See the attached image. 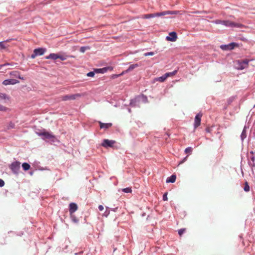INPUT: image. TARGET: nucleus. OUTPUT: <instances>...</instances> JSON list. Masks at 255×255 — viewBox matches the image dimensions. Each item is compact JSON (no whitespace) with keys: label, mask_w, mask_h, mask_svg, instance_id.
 <instances>
[{"label":"nucleus","mask_w":255,"mask_h":255,"mask_svg":"<svg viewBox=\"0 0 255 255\" xmlns=\"http://www.w3.org/2000/svg\"><path fill=\"white\" fill-rule=\"evenodd\" d=\"M36 133L41 136L43 140L49 139L50 141L54 142L56 140L55 136L52 132H48L43 129L41 131H36Z\"/></svg>","instance_id":"1"},{"label":"nucleus","mask_w":255,"mask_h":255,"mask_svg":"<svg viewBox=\"0 0 255 255\" xmlns=\"http://www.w3.org/2000/svg\"><path fill=\"white\" fill-rule=\"evenodd\" d=\"M215 23L219 24H221L227 27H239L242 28L243 25L239 23H236L230 20H221L219 19L216 20L214 21Z\"/></svg>","instance_id":"2"},{"label":"nucleus","mask_w":255,"mask_h":255,"mask_svg":"<svg viewBox=\"0 0 255 255\" xmlns=\"http://www.w3.org/2000/svg\"><path fill=\"white\" fill-rule=\"evenodd\" d=\"M249 60L248 59L238 60L235 62V67L238 70H243L248 66Z\"/></svg>","instance_id":"3"},{"label":"nucleus","mask_w":255,"mask_h":255,"mask_svg":"<svg viewBox=\"0 0 255 255\" xmlns=\"http://www.w3.org/2000/svg\"><path fill=\"white\" fill-rule=\"evenodd\" d=\"M9 167L13 174H17L20 169V163L17 161L13 162L9 165Z\"/></svg>","instance_id":"4"},{"label":"nucleus","mask_w":255,"mask_h":255,"mask_svg":"<svg viewBox=\"0 0 255 255\" xmlns=\"http://www.w3.org/2000/svg\"><path fill=\"white\" fill-rule=\"evenodd\" d=\"M81 97V94H72V95H67L62 96L61 97V100L65 101L68 100H75L77 98Z\"/></svg>","instance_id":"5"},{"label":"nucleus","mask_w":255,"mask_h":255,"mask_svg":"<svg viewBox=\"0 0 255 255\" xmlns=\"http://www.w3.org/2000/svg\"><path fill=\"white\" fill-rule=\"evenodd\" d=\"M238 44L235 42H231L228 44L222 45L220 48L224 50H232L235 47L238 46Z\"/></svg>","instance_id":"6"},{"label":"nucleus","mask_w":255,"mask_h":255,"mask_svg":"<svg viewBox=\"0 0 255 255\" xmlns=\"http://www.w3.org/2000/svg\"><path fill=\"white\" fill-rule=\"evenodd\" d=\"M116 141L114 140H109L108 139H105L103 140V142L101 144L102 146L108 148V147H112L113 146L114 144L115 143Z\"/></svg>","instance_id":"7"},{"label":"nucleus","mask_w":255,"mask_h":255,"mask_svg":"<svg viewBox=\"0 0 255 255\" xmlns=\"http://www.w3.org/2000/svg\"><path fill=\"white\" fill-rule=\"evenodd\" d=\"M141 102L138 97L130 100V105L132 107H139Z\"/></svg>","instance_id":"8"},{"label":"nucleus","mask_w":255,"mask_h":255,"mask_svg":"<svg viewBox=\"0 0 255 255\" xmlns=\"http://www.w3.org/2000/svg\"><path fill=\"white\" fill-rule=\"evenodd\" d=\"M113 68L112 67L109 66L106 67H104L102 68H99V69H95V72L96 73H102L104 74L107 72L108 70L112 71L113 70Z\"/></svg>","instance_id":"9"},{"label":"nucleus","mask_w":255,"mask_h":255,"mask_svg":"<svg viewBox=\"0 0 255 255\" xmlns=\"http://www.w3.org/2000/svg\"><path fill=\"white\" fill-rule=\"evenodd\" d=\"M177 38V33L174 31L171 32L169 33V36H167L166 37V39L167 40L172 41V42L175 41L176 40Z\"/></svg>","instance_id":"10"},{"label":"nucleus","mask_w":255,"mask_h":255,"mask_svg":"<svg viewBox=\"0 0 255 255\" xmlns=\"http://www.w3.org/2000/svg\"><path fill=\"white\" fill-rule=\"evenodd\" d=\"M202 116V114L199 113L195 116V120H194V126L195 128H196L198 127H199L200 125L201 119Z\"/></svg>","instance_id":"11"},{"label":"nucleus","mask_w":255,"mask_h":255,"mask_svg":"<svg viewBox=\"0 0 255 255\" xmlns=\"http://www.w3.org/2000/svg\"><path fill=\"white\" fill-rule=\"evenodd\" d=\"M19 83V81L14 79H6L4 80L2 84L4 85H14Z\"/></svg>","instance_id":"12"},{"label":"nucleus","mask_w":255,"mask_h":255,"mask_svg":"<svg viewBox=\"0 0 255 255\" xmlns=\"http://www.w3.org/2000/svg\"><path fill=\"white\" fill-rule=\"evenodd\" d=\"M179 13V11H177V10H173V11L167 10V11H163L161 12H159V14H158L157 15L163 16V15H165L166 14H177Z\"/></svg>","instance_id":"13"},{"label":"nucleus","mask_w":255,"mask_h":255,"mask_svg":"<svg viewBox=\"0 0 255 255\" xmlns=\"http://www.w3.org/2000/svg\"><path fill=\"white\" fill-rule=\"evenodd\" d=\"M78 209V206L76 203H71L69 204V212L71 214L74 213Z\"/></svg>","instance_id":"14"},{"label":"nucleus","mask_w":255,"mask_h":255,"mask_svg":"<svg viewBox=\"0 0 255 255\" xmlns=\"http://www.w3.org/2000/svg\"><path fill=\"white\" fill-rule=\"evenodd\" d=\"M34 53H36L37 56H41L44 54L46 51V49L43 48H38L34 50Z\"/></svg>","instance_id":"15"},{"label":"nucleus","mask_w":255,"mask_h":255,"mask_svg":"<svg viewBox=\"0 0 255 255\" xmlns=\"http://www.w3.org/2000/svg\"><path fill=\"white\" fill-rule=\"evenodd\" d=\"M249 126H245L241 134V138L243 141L247 137V129L249 128Z\"/></svg>","instance_id":"16"},{"label":"nucleus","mask_w":255,"mask_h":255,"mask_svg":"<svg viewBox=\"0 0 255 255\" xmlns=\"http://www.w3.org/2000/svg\"><path fill=\"white\" fill-rule=\"evenodd\" d=\"M99 124H100V127L101 128H105V129L109 128L112 126V124L111 123L105 124V123H102L101 122H99Z\"/></svg>","instance_id":"17"},{"label":"nucleus","mask_w":255,"mask_h":255,"mask_svg":"<svg viewBox=\"0 0 255 255\" xmlns=\"http://www.w3.org/2000/svg\"><path fill=\"white\" fill-rule=\"evenodd\" d=\"M59 55L55 53H51L48 56H47L45 58L46 59H53V60H56L57 59H58Z\"/></svg>","instance_id":"18"},{"label":"nucleus","mask_w":255,"mask_h":255,"mask_svg":"<svg viewBox=\"0 0 255 255\" xmlns=\"http://www.w3.org/2000/svg\"><path fill=\"white\" fill-rule=\"evenodd\" d=\"M176 176L175 175H172L170 177H168L166 179L167 183H174L176 180Z\"/></svg>","instance_id":"19"},{"label":"nucleus","mask_w":255,"mask_h":255,"mask_svg":"<svg viewBox=\"0 0 255 255\" xmlns=\"http://www.w3.org/2000/svg\"><path fill=\"white\" fill-rule=\"evenodd\" d=\"M158 14H159V12L145 14L143 16V18L148 19L150 18L154 17L155 16H160V15H157Z\"/></svg>","instance_id":"20"},{"label":"nucleus","mask_w":255,"mask_h":255,"mask_svg":"<svg viewBox=\"0 0 255 255\" xmlns=\"http://www.w3.org/2000/svg\"><path fill=\"white\" fill-rule=\"evenodd\" d=\"M138 98H139L141 102H143L144 103L148 102L147 97L144 95H142L141 96H138Z\"/></svg>","instance_id":"21"},{"label":"nucleus","mask_w":255,"mask_h":255,"mask_svg":"<svg viewBox=\"0 0 255 255\" xmlns=\"http://www.w3.org/2000/svg\"><path fill=\"white\" fill-rule=\"evenodd\" d=\"M138 66V65L137 64L130 65L129 66V67L128 68V69L126 70V72H129V71L132 70L133 69L137 67Z\"/></svg>","instance_id":"22"},{"label":"nucleus","mask_w":255,"mask_h":255,"mask_svg":"<svg viewBox=\"0 0 255 255\" xmlns=\"http://www.w3.org/2000/svg\"><path fill=\"white\" fill-rule=\"evenodd\" d=\"M22 167L24 171H27L30 168V166L28 163L24 162L22 163Z\"/></svg>","instance_id":"23"},{"label":"nucleus","mask_w":255,"mask_h":255,"mask_svg":"<svg viewBox=\"0 0 255 255\" xmlns=\"http://www.w3.org/2000/svg\"><path fill=\"white\" fill-rule=\"evenodd\" d=\"M8 46V45H6L5 44V41H0V49H4Z\"/></svg>","instance_id":"24"},{"label":"nucleus","mask_w":255,"mask_h":255,"mask_svg":"<svg viewBox=\"0 0 255 255\" xmlns=\"http://www.w3.org/2000/svg\"><path fill=\"white\" fill-rule=\"evenodd\" d=\"M9 99L8 97L5 94L0 93V101L2 100Z\"/></svg>","instance_id":"25"},{"label":"nucleus","mask_w":255,"mask_h":255,"mask_svg":"<svg viewBox=\"0 0 255 255\" xmlns=\"http://www.w3.org/2000/svg\"><path fill=\"white\" fill-rule=\"evenodd\" d=\"M166 80L165 77L164 76V75H162V76L161 77H158V78H156L155 79V81H159L160 82H164L165 80Z\"/></svg>","instance_id":"26"},{"label":"nucleus","mask_w":255,"mask_h":255,"mask_svg":"<svg viewBox=\"0 0 255 255\" xmlns=\"http://www.w3.org/2000/svg\"><path fill=\"white\" fill-rule=\"evenodd\" d=\"M122 191L125 193H131L132 191L131 188L130 187H127L126 188L122 189Z\"/></svg>","instance_id":"27"},{"label":"nucleus","mask_w":255,"mask_h":255,"mask_svg":"<svg viewBox=\"0 0 255 255\" xmlns=\"http://www.w3.org/2000/svg\"><path fill=\"white\" fill-rule=\"evenodd\" d=\"M192 148L191 147H188L185 149V152L186 153L191 154L192 152Z\"/></svg>","instance_id":"28"},{"label":"nucleus","mask_w":255,"mask_h":255,"mask_svg":"<svg viewBox=\"0 0 255 255\" xmlns=\"http://www.w3.org/2000/svg\"><path fill=\"white\" fill-rule=\"evenodd\" d=\"M19 73L17 71H13L10 73V75L14 77H16L18 76Z\"/></svg>","instance_id":"29"},{"label":"nucleus","mask_w":255,"mask_h":255,"mask_svg":"<svg viewBox=\"0 0 255 255\" xmlns=\"http://www.w3.org/2000/svg\"><path fill=\"white\" fill-rule=\"evenodd\" d=\"M8 110V109L2 105H0V111L6 112Z\"/></svg>","instance_id":"30"},{"label":"nucleus","mask_w":255,"mask_h":255,"mask_svg":"<svg viewBox=\"0 0 255 255\" xmlns=\"http://www.w3.org/2000/svg\"><path fill=\"white\" fill-rule=\"evenodd\" d=\"M95 70L94 71H91L87 74V76L88 77H93L95 75Z\"/></svg>","instance_id":"31"},{"label":"nucleus","mask_w":255,"mask_h":255,"mask_svg":"<svg viewBox=\"0 0 255 255\" xmlns=\"http://www.w3.org/2000/svg\"><path fill=\"white\" fill-rule=\"evenodd\" d=\"M244 190L246 191V192H248L250 190V186L248 184L247 182L246 183V185L244 187Z\"/></svg>","instance_id":"32"},{"label":"nucleus","mask_w":255,"mask_h":255,"mask_svg":"<svg viewBox=\"0 0 255 255\" xmlns=\"http://www.w3.org/2000/svg\"><path fill=\"white\" fill-rule=\"evenodd\" d=\"M154 54V53L153 52H146L144 54V55L145 56H152Z\"/></svg>","instance_id":"33"},{"label":"nucleus","mask_w":255,"mask_h":255,"mask_svg":"<svg viewBox=\"0 0 255 255\" xmlns=\"http://www.w3.org/2000/svg\"><path fill=\"white\" fill-rule=\"evenodd\" d=\"M185 229H181L178 230V234L180 236H181L185 232Z\"/></svg>","instance_id":"34"},{"label":"nucleus","mask_w":255,"mask_h":255,"mask_svg":"<svg viewBox=\"0 0 255 255\" xmlns=\"http://www.w3.org/2000/svg\"><path fill=\"white\" fill-rule=\"evenodd\" d=\"M87 47L83 46L81 47L80 49V51L82 53L85 52V50L87 49Z\"/></svg>","instance_id":"35"},{"label":"nucleus","mask_w":255,"mask_h":255,"mask_svg":"<svg viewBox=\"0 0 255 255\" xmlns=\"http://www.w3.org/2000/svg\"><path fill=\"white\" fill-rule=\"evenodd\" d=\"M167 200H168L167 193H165L163 196V201H167Z\"/></svg>","instance_id":"36"},{"label":"nucleus","mask_w":255,"mask_h":255,"mask_svg":"<svg viewBox=\"0 0 255 255\" xmlns=\"http://www.w3.org/2000/svg\"><path fill=\"white\" fill-rule=\"evenodd\" d=\"M14 127V124L10 122L8 125V128H13Z\"/></svg>","instance_id":"37"},{"label":"nucleus","mask_w":255,"mask_h":255,"mask_svg":"<svg viewBox=\"0 0 255 255\" xmlns=\"http://www.w3.org/2000/svg\"><path fill=\"white\" fill-rule=\"evenodd\" d=\"M72 220L75 223H78V220L76 218V217L73 216H72Z\"/></svg>","instance_id":"38"},{"label":"nucleus","mask_w":255,"mask_h":255,"mask_svg":"<svg viewBox=\"0 0 255 255\" xmlns=\"http://www.w3.org/2000/svg\"><path fill=\"white\" fill-rule=\"evenodd\" d=\"M187 158H188V155H187V156H186V157H185L182 159V160H181V161L179 162V164L183 163L185 161H186V160H187Z\"/></svg>","instance_id":"39"},{"label":"nucleus","mask_w":255,"mask_h":255,"mask_svg":"<svg viewBox=\"0 0 255 255\" xmlns=\"http://www.w3.org/2000/svg\"><path fill=\"white\" fill-rule=\"evenodd\" d=\"M4 185V181L2 179H0V187H2Z\"/></svg>","instance_id":"40"},{"label":"nucleus","mask_w":255,"mask_h":255,"mask_svg":"<svg viewBox=\"0 0 255 255\" xmlns=\"http://www.w3.org/2000/svg\"><path fill=\"white\" fill-rule=\"evenodd\" d=\"M171 75V73H165L164 75V76L165 77V79H166L167 77H168L170 75Z\"/></svg>","instance_id":"41"},{"label":"nucleus","mask_w":255,"mask_h":255,"mask_svg":"<svg viewBox=\"0 0 255 255\" xmlns=\"http://www.w3.org/2000/svg\"><path fill=\"white\" fill-rule=\"evenodd\" d=\"M36 56H37V55L36 54V53H34V51H33V54H31V58L32 59H34V58H35Z\"/></svg>","instance_id":"42"},{"label":"nucleus","mask_w":255,"mask_h":255,"mask_svg":"<svg viewBox=\"0 0 255 255\" xmlns=\"http://www.w3.org/2000/svg\"><path fill=\"white\" fill-rule=\"evenodd\" d=\"M120 76V75L119 74H114L112 76V78L113 79H115V78H118V77Z\"/></svg>","instance_id":"43"},{"label":"nucleus","mask_w":255,"mask_h":255,"mask_svg":"<svg viewBox=\"0 0 255 255\" xmlns=\"http://www.w3.org/2000/svg\"><path fill=\"white\" fill-rule=\"evenodd\" d=\"M59 57H58V58L60 59L62 61L65 60L66 59V58L63 56H60L59 55Z\"/></svg>","instance_id":"44"},{"label":"nucleus","mask_w":255,"mask_h":255,"mask_svg":"<svg viewBox=\"0 0 255 255\" xmlns=\"http://www.w3.org/2000/svg\"><path fill=\"white\" fill-rule=\"evenodd\" d=\"M98 209L100 211H103L104 210V207L102 205H100L99 206Z\"/></svg>","instance_id":"45"},{"label":"nucleus","mask_w":255,"mask_h":255,"mask_svg":"<svg viewBox=\"0 0 255 255\" xmlns=\"http://www.w3.org/2000/svg\"><path fill=\"white\" fill-rule=\"evenodd\" d=\"M9 64L8 63H5L4 64H1L0 65V69H1L2 67L5 66L6 65H9Z\"/></svg>","instance_id":"46"},{"label":"nucleus","mask_w":255,"mask_h":255,"mask_svg":"<svg viewBox=\"0 0 255 255\" xmlns=\"http://www.w3.org/2000/svg\"><path fill=\"white\" fill-rule=\"evenodd\" d=\"M128 72H126V70H125V71H124L122 72L121 74H119V75H120V76H122V75H123L124 74H125V73H127Z\"/></svg>","instance_id":"47"},{"label":"nucleus","mask_w":255,"mask_h":255,"mask_svg":"<svg viewBox=\"0 0 255 255\" xmlns=\"http://www.w3.org/2000/svg\"><path fill=\"white\" fill-rule=\"evenodd\" d=\"M206 131L208 132H210V129L209 128H206Z\"/></svg>","instance_id":"48"},{"label":"nucleus","mask_w":255,"mask_h":255,"mask_svg":"<svg viewBox=\"0 0 255 255\" xmlns=\"http://www.w3.org/2000/svg\"><path fill=\"white\" fill-rule=\"evenodd\" d=\"M118 209V208H113V209H111V210L114 212L116 211Z\"/></svg>","instance_id":"49"},{"label":"nucleus","mask_w":255,"mask_h":255,"mask_svg":"<svg viewBox=\"0 0 255 255\" xmlns=\"http://www.w3.org/2000/svg\"><path fill=\"white\" fill-rule=\"evenodd\" d=\"M17 78H18L20 79H23V78L20 77V75L19 74L18 76L17 77Z\"/></svg>","instance_id":"50"},{"label":"nucleus","mask_w":255,"mask_h":255,"mask_svg":"<svg viewBox=\"0 0 255 255\" xmlns=\"http://www.w3.org/2000/svg\"><path fill=\"white\" fill-rule=\"evenodd\" d=\"M10 40H11V39H7V40H5V41H5V43L6 42H8L10 41Z\"/></svg>","instance_id":"51"},{"label":"nucleus","mask_w":255,"mask_h":255,"mask_svg":"<svg viewBox=\"0 0 255 255\" xmlns=\"http://www.w3.org/2000/svg\"><path fill=\"white\" fill-rule=\"evenodd\" d=\"M109 213H110V212H108H108H106L105 213V215H106V216H107L109 214Z\"/></svg>","instance_id":"52"},{"label":"nucleus","mask_w":255,"mask_h":255,"mask_svg":"<svg viewBox=\"0 0 255 255\" xmlns=\"http://www.w3.org/2000/svg\"><path fill=\"white\" fill-rule=\"evenodd\" d=\"M109 213H110V212H108H108H106L105 213V215H106V216H107L109 214Z\"/></svg>","instance_id":"53"},{"label":"nucleus","mask_w":255,"mask_h":255,"mask_svg":"<svg viewBox=\"0 0 255 255\" xmlns=\"http://www.w3.org/2000/svg\"><path fill=\"white\" fill-rule=\"evenodd\" d=\"M177 71H173L172 73H171V75L172 74H175V73H176Z\"/></svg>","instance_id":"54"},{"label":"nucleus","mask_w":255,"mask_h":255,"mask_svg":"<svg viewBox=\"0 0 255 255\" xmlns=\"http://www.w3.org/2000/svg\"><path fill=\"white\" fill-rule=\"evenodd\" d=\"M254 108H255V105L254 106Z\"/></svg>","instance_id":"55"}]
</instances>
